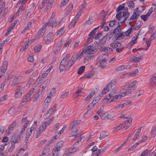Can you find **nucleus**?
<instances>
[{
	"mask_svg": "<svg viewBox=\"0 0 156 156\" xmlns=\"http://www.w3.org/2000/svg\"><path fill=\"white\" fill-rule=\"evenodd\" d=\"M114 117V115L113 114L111 113H109L107 115V119H109L112 120L113 118Z\"/></svg>",
	"mask_w": 156,
	"mask_h": 156,
	"instance_id": "obj_52",
	"label": "nucleus"
},
{
	"mask_svg": "<svg viewBox=\"0 0 156 156\" xmlns=\"http://www.w3.org/2000/svg\"><path fill=\"white\" fill-rule=\"evenodd\" d=\"M23 88L24 87L20 86L17 87V89L15 90L14 95V97L15 98H17L21 97Z\"/></svg>",
	"mask_w": 156,
	"mask_h": 156,
	"instance_id": "obj_10",
	"label": "nucleus"
},
{
	"mask_svg": "<svg viewBox=\"0 0 156 156\" xmlns=\"http://www.w3.org/2000/svg\"><path fill=\"white\" fill-rule=\"evenodd\" d=\"M94 56V55H92L86 56L84 58V63H87L89 60L93 58Z\"/></svg>",
	"mask_w": 156,
	"mask_h": 156,
	"instance_id": "obj_31",
	"label": "nucleus"
},
{
	"mask_svg": "<svg viewBox=\"0 0 156 156\" xmlns=\"http://www.w3.org/2000/svg\"><path fill=\"white\" fill-rule=\"evenodd\" d=\"M94 45H91V46L92 47V50L94 51V50H96L98 48V45H99L98 43L97 42L94 43Z\"/></svg>",
	"mask_w": 156,
	"mask_h": 156,
	"instance_id": "obj_47",
	"label": "nucleus"
},
{
	"mask_svg": "<svg viewBox=\"0 0 156 156\" xmlns=\"http://www.w3.org/2000/svg\"><path fill=\"white\" fill-rule=\"evenodd\" d=\"M85 68V67L84 66H81L78 70V74H81L84 71Z\"/></svg>",
	"mask_w": 156,
	"mask_h": 156,
	"instance_id": "obj_37",
	"label": "nucleus"
},
{
	"mask_svg": "<svg viewBox=\"0 0 156 156\" xmlns=\"http://www.w3.org/2000/svg\"><path fill=\"white\" fill-rule=\"evenodd\" d=\"M149 84L151 87H154L156 84V74L152 76L150 79Z\"/></svg>",
	"mask_w": 156,
	"mask_h": 156,
	"instance_id": "obj_15",
	"label": "nucleus"
},
{
	"mask_svg": "<svg viewBox=\"0 0 156 156\" xmlns=\"http://www.w3.org/2000/svg\"><path fill=\"white\" fill-rule=\"evenodd\" d=\"M44 3H47L46 7L47 9H48V7L50 8L51 6L54 2V0H43Z\"/></svg>",
	"mask_w": 156,
	"mask_h": 156,
	"instance_id": "obj_20",
	"label": "nucleus"
},
{
	"mask_svg": "<svg viewBox=\"0 0 156 156\" xmlns=\"http://www.w3.org/2000/svg\"><path fill=\"white\" fill-rule=\"evenodd\" d=\"M82 52L85 54H93L95 51L92 50L91 45L85 47L82 50Z\"/></svg>",
	"mask_w": 156,
	"mask_h": 156,
	"instance_id": "obj_11",
	"label": "nucleus"
},
{
	"mask_svg": "<svg viewBox=\"0 0 156 156\" xmlns=\"http://www.w3.org/2000/svg\"><path fill=\"white\" fill-rule=\"evenodd\" d=\"M99 50L100 51H104L106 52L108 50L107 48L105 47H101L99 48Z\"/></svg>",
	"mask_w": 156,
	"mask_h": 156,
	"instance_id": "obj_53",
	"label": "nucleus"
},
{
	"mask_svg": "<svg viewBox=\"0 0 156 156\" xmlns=\"http://www.w3.org/2000/svg\"><path fill=\"white\" fill-rule=\"evenodd\" d=\"M12 29H13L12 28V27H9L7 30V32L5 34V36H7L9 34V32H11Z\"/></svg>",
	"mask_w": 156,
	"mask_h": 156,
	"instance_id": "obj_59",
	"label": "nucleus"
},
{
	"mask_svg": "<svg viewBox=\"0 0 156 156\" xmlns=\"http://www.w3.org/2000/svg\"><path fill=\"white\" fill-rule=\"evenodd\" d=\"M107 39V37L106 36H104L103 38L100 40L98 43L99 45L100 46L104 45L106 42Z\"/></svg>",
	"mask_w": 156,
	"mask_h": 156,
	"instance_id": "obj_22",
	"label": "nucleus"
},
{
	"mask_svg": "<svg viewBox=\"0 0 156 156\" xmlns=\"http://www.w3.org/2000/svg\"><path fill=\"white\" fill-rule=\"evenodd\" d=\"M113 32L112 30H110L105 36H106L107 37H108L109 38H111L112 37L113 35L112 34Z\"/></svg>",
	"mask_w": 156,
	"mask_h": 156,
	"instance_id": "obj_55",
	"label": "nucleus"
},
{
	"mask_svg": "<svg viewBox=\"0 0 156 156\" xmlns=\"http://www.w3.org/2000/svg\"><path fill=\"white\" fill-rule=\"evenodd\" d=\"M20 139L19 136H18L17 137H14V139L11 142V146L12 147L14 148L15 146V144L18 143L20 141Z\"/></svg>",
	"mask_w": 156,
	"mask_h": 156,
	"instance_id": "obj_19",
	"label": "nucleus"
},
{
	"mask_svg": "<svg viewBox=\"0 0 156 156\" xmlns=\"http://www.w3.org/2000/svg\"><path fill=\"white\" fill-rule=\"evenodd\" d=\"M132 122V118H129L128 120H126L125 121L124 124L123 125V127L125 128V129H127L131 125Z\"/></svg>",
	"mask_w": 156,
	"mask_h": 156,
	"instance_id": "obj_16",
	"label": "nucleus"
},
{
	"mask_svg": "<svg viewBox=\"0 0 156 156\" xmlns=\"http://www.w3.org/2000/svg\"><path fill=\"white\" fill-rule=\"evenodd\" d=\"M117 83L115 80L111 81L110 82L108 85H107L106 88L108 91H112V92H114L115 91L114 89L116 87Z\"/></svg>",
	"mask_w": 156,
	"mask_h": 156,
	"instance_id": "obj_9",
	"label": "nucleus"
},
{
	"mask_svg": "<svg viewBox=\"0 0 156 156\" xmlns=\"http://www.w3.org/2000/svg\"><path fill=\"white\" fill-rule=\"evenodd\" d=\"M16 124V121H14V122H12L10 126L8 128V132L9 133H10L12 132L13 130V128L15 126Z\"/></svg>",
	"mask_w": 156,
	"mask_h": 156,
	"instance_id": "obj_25",
	"label": "nucleus"
},
{
	"mask_svg": "<svg viewBox=\"0 0 156 156\" xmlns=\"http://www.w3.org/2000/svg\"><path fill=\"white\" fill-rule=\"evenodd\" d=\"M53 38V33L52 32H49L47 35V38L49 39L50 41H52Z\"/></svg>",
	"mask_w": 156,
	"mask_h": 156,
	"instance_id": "obj_42",
	"label": "nucleus"
},
{
	"mask_svg": "<svg viewBox=\"0 0 156 156\" xmlns=\"http://www.w3.org/2000/svg\"><path fill=\"white\" fill-rule=\"evenodd\" d=\"M141 143V142L140 141H138L137 143H136L135 144L133 145V146L129 147L128 149V151H132L135 149L136 147L140 143Z\"/></svg>",
	"mask_w": 156,
	"mask_h": 156,
	"instance_id": "obj_33",
	"label": "nucleus"
},
{
	"mask_svg": "<svg viewBox=\"0 0 156 156\" xmlns=\"http://www.w3.org/2000/svg\"><path fill=\"white\" fill-rule=\"evenodd\" d=\"M80 123V121L77 120L71 122L69 126V129L70 130H71L73 129H74V131H73L72 133H73V132H76L78 131L79 129L77 126Z\"/></svg>",
	"mask_w": 156,
	"mask_h": 156,
	"instance_id": "obj_7",
	"label": "nucleus"
},
{
	"mask_svg": "<svg viewBox=\"0 0 156 156\" xmlns=\"http://www.w3.org/2000/svg\"><path fill=\"white\" fill-rule=\"evenodd\" d=\"M141 19L143 20L144 21H145L147 20V17L145 15H142L141 16Z\"/></svg>",
	"mask_w": 156,
	"mask_h": 156,
	"instance_id": "obj_64",
	"label": "nucleus"
},
{
	"mask_svg": "<svg viewBox=\"0 0 156 156\" xmlns=\"http://www.w3.org/2000/svg\"><path fill=\"white\" fill-rule=\"evenodd\" d=\"M69 92H66L61 95L60 98H64L69 95Z\"/></svg>",
	"mask_w": 156,
	"mask_h": 156,
	"instance_id": "obj_56",
	"label": "nucleus"
},
{
	"mask_svg": "<svg viewBox=\"0 0 156 156\" xmlns=\"http://www.w3.org/2000/svg\"><path fill=\"white\" fill-rule=\"evenodd\" d=\"M28 61L30 62H34V60L33 56H30L28 58Z\"/></svg>",
	"mask_w": 156,
	"mask_h": 156,
	"instance_id": "obj_62",
	"label": "nucleus"
},
{
	"mask_svg": "<svg viewBox=\"0 0 156 156\" xmlns=\"http://www.w3.org/2000/svg\"><path fill=\"white\" fill-rule=\"evenodd\" d=\"M116 51L117 52H120L123 49V48L122 47L121 44L118 42L117 45V47L116 48Z\"/></svg>",
	"mask_w": 156,
	"mask_h": 156,
	"instance_id": "obj_34",
	"label": "nucleus"
},
{
	"mask_svg": "<svg viewBox=\"0 0 156 156\" xmlns=\"http://www.w3.org/2000/svg\"><path fill=\"white\" fill-rule=\"evenodd\" d=\"M8 63L7 61H4L2 64L1 69H3L4 71H6L7 68Z\"/></svg>",
	"mask_w": 156,
	"mask_h": 156,
	"instance_id": "obj_32",
	"label": "nucleus"
},
{
	"mask_svg": "<svg viewBox=\"0 0 156 156\" xmlns=\"http://www.w3.org/2000/svg\"><path fill=\"white\" fill-rule=\"evenodd\" d=\"M124 69H125L124 66H123V65H122V66H120L118 67L116 69V70L117 71H120L123 70Z\"/></svg>",
	"mask_w": 156,
	"mask_h": 156,
	"instance_id": "obj_58",
	"label": "nucleus"
},
{
	"mask_svg": "<svg viewBox=\"0 0 156 156\" xmlns=\"http://www.w3.org/2000/svg\"><path fill=\"white\" fill-rule=\"evenodd\" d=\"M37 121H34V124L32 125L30 129L33 130H35L37 127Z\"/></svg>",
	"mask_w": 156,
	"mask_h": 156,
	"instance_id": "obj_46",
	"label": "nucleus"
},
{
	"mask_svg": "<svg viewBox=\"0 0 156 156\" xmlns=\"http://www.w3.org/2000/svg\"><path fill=\"white\" fill-rule=\"evenodd\" d=\"M94 75V74L93 72H89L86 74V76L87 78H90L93 77Z\"/></svg>",
	"mask_w": 156,
	"mask_h": 156,
	"instance_id": "obj_44",
	"label": "nucleus"
},
{
	"mask_svg": "<svg viewBox=\"0 0 156 156\" xmlns=\"http://www.w3.org/2000/svg\"><path fill=\"white\" fill-rule=\"evenodd\" d=\"M76 22L73 20L70 22L69 25V28L71 27L72 26L74 27Z\"/></svg>",
	"mask_w": 156,
	"mask_h": 156,
	"instance_id": "obj_57",
	"label": "nucleus"
},
{
	"mask_svg": "<svg viewBox=\"0 0 156 156\" xmlns=\"http://www.w3.org/2000/svg\"><path fill=\"white\" fill-rule=\"evenodd\" d=\"M65 30V27H63L60 30L57 31V35L58 36L60 37L61 36L64 32Z\"/></svg>",
	"mask_w": 156,
	"mask_h": 156,
	"instance_id": "obj_35",
	"label": "nucleus"
},
{
	"mask_svg": "<svg viewBox=\"0 0 156 156\" xmlns=\"http://www.w3.org/2000/svg\"><path fill=\"white\" fill-rule=\"evenodd\" d=\"M63 23L62 19L56 21L55 18H50L48 22L45 23V25L48 27H58L60 26Z\"/></svg>",
	"mask_w": 156,
	"mask_h": 156,
	"instance_id": "obj_3",
	"label": "nucleus"
},
{
	"mask_svg": "<svg viewBox=\"0 0 156 156\" xmlns=\"http://www.w3.org/2000/svg\"><path fill=\"white\" fill-rule=\"evenodd\" d=\"M101 98V96L100 95H99L97 97H95L94 98V100L92 101L93 103L96 104L99 101V100Z\"/></svg>",
	"mask_w": 156,
	"mask_h": 156,
	"instance_id": "obj_39",
	"label": "nucleus"
},
{
	"mask_svg": "<svg viewBox=\"0 0 156 156\" xmlns=\"http://www.w3.org/2000/svg\"><path fill=\"white\" fill-rule=\"evenodd\" d=\"M131 32V30L129 28L126 31L125 33H124L123 34H125L127 36H128L130 35Z\"/></svg>",
	"mask_w": 156,
	"mask_h": 156,
	"instance_id": "obj_63",
	"label": "nucleus"
},
{
	"mask_svg": "<svg viewBox=\"0 0 156 156\" xmlns=\"http://www.w3.org/2000/svg\"><path fill=\"white\" fill-rule=\"evenodd\" d=\"M70 56L69 54H68L61 61L59 67L60 72H62L65 69L69 70L74 64L73 58H71L70 60L69 61Z\"/></svg>",
	"mask_w": 156,
	"mask_h": 156,
	"instance_id": "obj_1",
	"label": "nucleus"
},
{
	"mask_svg": "<svg viewBox=\"0 0 156 156\" xmlns=\"http://www.w3.org/2000/svg\"><path fill=\"white\" fill-rule=\"evenodd\" d=\"M59 150L55 148H54L52 151V156H57L58 152Z\"/></svg>",
	"mask_w": 156,
	"mask_h": 156,
	"instance_id": "obj_45",
	"label": "nucleus"
},
{
	"mask_svg": "<svg viewBox=\"0 0 156 156\" xmlns=\"http://www.w3.org/2000/svg\"><path fill=\"white\" fill-rule=\"evenodd\" d=\"M97 113L99 115L101 119L105 120L107 119V115L103 112H101L100 111H97Z\"/></svg>",
	"mask_w": 156,
	"mask_h": 156,
	"instance_id": "obj_23",
	"label": "nucleus"
},
{
	"mask_svg": "<svg viewBox=\"0 0 156 156\" xmlns=\"http://www.w3.org/2000/svg\"><path fill=\"white\" fill-rule=\"evenodd\" d=\"M102 35V31H101L99 32L97 35L96 36L94 37V39L95 40L98 39Z\"/></svg>",
	"mask_w": 156,
	"mask_h": 156,
	"instance_id": "obj_61",
	"label": "nucleus"
},
{
	"mask_svg": "<svg viewBox=\"0 0 156 156\" xmlns=\"http://www.w3.org/2000/svg\"><path fill=\"white\" fill-rule=\"evenodd\" d=\"M41 45H38L35 46L34 48V51L35 52H40L41 48Z\"/></svg>",
	"mask_w": 156,
	"mask_h": 156,
	"instance_id": "obj_36",
	"label": "nucleus"
},
{
	"mask_svg": "<svg viewBox=\"0 0 156 156\" xmlns=\"http://www.w3.org/2000/svg\"><path fill=\"white\" fill-rule=\"evenodd\" d=\"M15 112V108L14 107H11L9 110V114L12 115Z\"/></svg>",
	"mask_w": 156,
	"mask_h": 156,
	"instance_id": "obj_54",
	"label": "nucleus"
},
{
	"mask_svg": "<svg viewBox=\"0 0 156 156\" xmlns=\"http://www.w3.org/2000/svg\"><path fill=\"white\" fill-rule=\"evenodd\" d=\"M123 11H122V14L123 15H125V16L127 17H129L130 15V13L128 12V9L127 7H124Z\"/></svg>",
	"mask_w": 156,
	"mask_h": 156,
	"instance_id": "obj_27",
	"label": "nucleus"
},
{
	"mask_svg": "<svg viewBox=\"0 0 156 156\" xmlns=\"http://www.w3.org/2000/svg\"><path fill=\"white\" fill-rule=\"evenodd\" d=\"M53 119L52 118L49 119L47 121L43 122L36 131V137L37 138L46 129V127L49 125Z\"/></svg>",
	"mask_w": 156,
	"mask_h": 156,
	"instance_id": "obj_2",
	"label": "nucleus"
},
{
	"mask_svg": "<svg viewBox=\"0 0 156 156\" xmlns=\"http://www.w3.org/2000/svg\"><path fill=\"white\" fill-rule=\"evenodd\" d=\"M61 126V125L59 123H57L54 126L52 131H56Z\"/></svg>",
	"mask_w": 156,
	"mask_h": 156,
	"instance_id": "obj_38",
	"label": "nucleus"
},
{
	"mask_svg": "<svg viewBox=\"0 0 156 156\" xmlns=\"http://www.w3.org/2000/svg\"><path fill=\"white\" fill-rule=\"evenodd\" d=\"M132 83H130L128 85L125 86L126 88H127L125 92H124L126 95H129L131 94L135 89L136 88V86L134 84H132Z\"/></svg>",
	"mask_w": 156,
	"mask_h": 156,
	"instance_id": "obj_6",
	"label": "nucleus"
},
{
	"mask_svg": "<svg viewBox=\"0 0 156 156\" xmlns=\"http://www.w3.org/2000/svg\"><path fill=\"white\" fill-rule=\"evenodd\" d=\"M113 94L114 92H110L109 95L106 96L104 99L108 100L111 99V101H115L117 99H121L122 97H123L125 95V94L123 92L121 93L118 95L114 96H113Z\"/></svg>",
	"mask_w": 156,
	"mask_h": 156,
	"instance_id": "obj_5",
	"label": "nucleus"
},
{
	"mask_svg": "<svg viewBox=\"0 0 156 156\" xmlns=\"http://www.w3.org/2000/svg\"><path fill=\"white\" fill-rule=\"evenodd\" d=\"M127 5L131 9L134 7V3L132 1H131L127 3Z\"/></svg>",
	"mask_w": 156,
	"mask_h": 156,
	"instance_id": "obj_43",
	"label": "nucleus"
},
{
	"mask_svg": "<svg viewBox=\"0 0 156 156\" xmlns=\"http://www.w3.org/2000/svg\"><path fill=\"white\" fill-rule=\"evenodd\" d=\"M123 125L122 124H120L117 126L114 127V129L113 130V131L115 132H117L120 130L122 128Z\"/></svg>",
	"mask_w": 156,
	"mask_h": 156,
	"instance_id": "obj_40",
	"label": "nucleus"
},
{
	"mask_svg": "<svg viewBox=\"0 0 156 156\" xmlns=\"http://www.w3.org/2000/svg\"><path fill=\"white\" fill-rule=\"evenodd\" d=\"M141 14V12H138L137 13H136V12H133V14L131 16L130 18V20L133 22L136 21L137 18Z\"/></svg>",
	"mask_w": 156,
	"mask_h": 156,
	"instance_id": "obj_14",
	"label": "nucleus"
},
{
	"mask_svg": "<svg viewBox=\"0 0 156 156\" xmlns=\"http://www.w3.org/2000/svg\"><path fill=\"white\" fill-rule=\"evenodd\" d=\"M118 42L114 41L110 44V46L113 48H116L117 47Z\"/></svg>",
	"mask_w": 156,
	"mask_h": 156,
	"instance_id": "obj_49",
	"label": "nucleus"
},
{
	"mask_svg": "<svg viewBox=\"0 0 156 156\" xmlns=\"http://www.w3.org/2000/svg\"><path fill=\"white\" fill-rule=\"evenodd\" d=\"M119 16V17L117 18V15H116V19L117 20H118L119 22H118V23L119 24V23H122L124 22L126 19L129 17H127L126 16H125V15H123L122 14V13L120 14H119L118 16Z\"/></svg>",
	"mask_w": 156,
	"mask_h": 156,
	"instance_id": "obj_12",
	"label": "nucleus"
},
{
	"mask_svg": "<svg viewBox=\"0 0 156 156\" xmlns=\"http://www.w3.org/2000/svg\"><path fill=\"white\" fill-rule=\"evenodd\" d=\"M97 92L95 90H93L87 97L85 98V100L87 101L90 99Z\"/></svg>",
	"mask_w": 156,
	"mask_h": 156,
	"instance_id": "obj_24",
	"label": "nucleus"
},
{
	"mask_svg": "<svg viewBox=\"0 0 156 156\" xmlns=\"http://www.w3.org/2000/svg\"><path fill=\"white\" fill-rule=\"evenodd\" d=\"M123 33V32H120L119 33V34H118L117 37H113L112 38L113 40L116 41L123 38L125 36V35H124V34Z\"/></svg>",
	"mask_w": 156,
	"mask_h": 156,
	"instance_id": "obj_21",
	"label": "nucleus"
},
{
	"mask_svg": "<svg viewBox=\"0 0 156 156\" xmlns=\"http://www.w3.org/2000/svg\"><path fill=\"white\" fill-rule=\"evenodd\" d=\"M63 140L60 141L56 144L55 148L58 150H60L61 147H62L63 145Z\"/></svg>",
	"mask_w": 156,
	"mask_h": 156,
	"instance_id": "obj_30",
	"label": "nucleus"
},
{
	"mask_svg": "<svg viewBox=\"0 0 156 156\" xmlns=\"http://www.w3.org/2000/svg\"><path fill=\"white\" fill-rule=\"evenodd\" d=\"M138 73V71L137 70H136L133 72H132L130 73V75L131 76H135L137 75V73Z\"/></svg>",
	"mask_w": 156,
	"mask_h": 156,
	"instance_id": "obj_51",
	"label": "nucleus"
},
{
	"mask_svg": "<svg viewBox=\"0 0 156 156\" xmlns=\"http://www.w3.org/2000/svg\"><path fill=\"white\" fill-rule=\"evenodd\" d=\"M117 22L116 21V20H114L111 21L109 24V25L110 27H112L115 24L117 23Z\"/></svg>",
	"mask_w": 156,
	"mask_h": 156,
	"instance_id": "obj_48",
	"label": "nucleus"
},
{
	"mask_svg": "<svg viewBox=\"0 0 156 156\" xmlns=\"http://www.w3.org/2000/svg\"><path fill=\"white\" fill-rule=\"evenodd\" d=\"M58 137V136L57 135H55L49 141V144H51L53 143L54 141L55 140H56Z\"/></svg>",
	"mask_w": 156,
	"mask_h": 156,
	"instance_id": "obj_50",
	"label": "nucleus"
},
{
	"mask_svg": "<svg viewBox=\"0 0 156 156\" xmlns=\"http://www.w3.org/2000/svg\"><path fill=\"white\" fill-rule=\"evenodd\" d=\"M109 133L108 132H105V131L102 132L100 134V136L99 138L101 140H102L108 136Z\"/></svg>",
	"mask_w": 156,
	"mask_h": 156,
	"instance_id": "obj_29",
	"label": "nucleus"
},
{
	"mask_svg": "<svg viewBox=\"0 0 156 156\" xmlns=\"http://www.w3.org/2000/svg\"><path fill=\"white\" fill-rule=\"evenodd\" d=\"M107 58L108 56L106 55L103 54L99 56L97 60V65L102 69H104L106 66Z\"/></svg>",
	"mask_w": 156,
	"mask_h": 156,
	"instance_id": "obj_4",
	"label": "nucleus"
},
{
	"mask_svg": "<svg viewBox=\"0 0 156 156\" xmlns=\"http://www.w3.org/2000/svg\"><path fill=\"white\" fill-rule=\"evenodd\" d=\"M141 56H139L138 57H133L131 58V60L135 62H137L140 60H141Z\"/></svg>",
	"mask_w": 156,
	"mask_h": 156,
	"instance_id": "obj_28",
	"label": "nucleus"
},
{
	"mask_svg": "<svg viewBox=\"0 0 156 156\" xmlns=\"http://www.w3.org/2000/svg\"><path fill=\"white\" fill-rule=\"evenodd\" d=\"M83 53L82 52V51L81 52L79 53L78 54L76 55H73L71 57V58H73L74 59L73 60V64H74L76 61L78 59H80L83 56Z\"/></svg>",
	"mask_w": 156,
	"mask_h": 156,
	"instance_id": "obj_13",
	"label": "nucleus"
},
{
	"mask_svg": "<svg viewBox=\"0 0 156 156\" xmlns=\"http://www.w3.org/2000/svg\"><path fill=\"white\" fill-rule=\"evenodd\" d=\"M123 11H122V14L123 15H125V16L127 17H129L130 15V13L128 12V9L127 7H124Z\"/></svg>",
	"mask_w": 156,
	"mask_h": 156,
	"instance_id": "obj_26",
	"label": "nucleus"
},
{
	"mask_svg": "<svg viewBox=\"0 0 156 156\" xmlns=\"http://www.w3.org/2000/svg\"><path fill=\"white\" fill-rule=\"evenodd\" d=\"M125 5V4H122L119 5L117 8L116 9V11L117 12V18L119 17V16H118L119 14L122 13V10L123 9Z\"/></svg>",
	"mask_w": 156,
	"mask_h": 156,
	"instance_id": "obj_18",
	"label": "nucleus"
},
{
	"mask_svg": "<svg viewBox=\"0 0 156 156\" xmlns=\"http://www.w3.org/2000/svg\"><path fill=\"white\" fill-rule=\"evenodd\" d=\"M44 3L43 2V1L42 2L40 3L38 5V8L40 9H42L44 6L45 4L44 3Z\"/></svg>",
	"mask_w": 156,
	"mask_h": 156,
	"instance_id": "obj_60",
	"label": "nucleus"
},
{
	"mask_svg": "<svg viewBox=\"0 0 156 156\" xmlns=\"http://www.w3.org/2000/svg\"><path fill=\"white\" fill-rule=\"evenodd\" d=\"M120 25L119 24H118V27H116L112 31V34L114 37H117L119 34V33L121 32V29L120 28Z\"/></svg>",
	"mask_w": 156,
	"mask_h": 156,
	"instance_id": "obj_17",
	"label": "nucleus"
},
{
	"mask_svg": "<svg viewBox=\"0 0 156 156\" xmlns=\"http://www.w3.org/2000/svg\"><path fill=\"white\" fill-rule=\"evenodd\" d=\"M19 83V81L18 80L17 78H14L13 80V82L11 84V86H14L18 84Z\"/></svg>",
	"mask_w": 156,
	"mask_h": 156,
	"instance_id": "obj_41",
	"label": "nucleus"
},
{
	"mask_svg": "<svg viewBox=\"0 0 156 156\" xmlns=\"http://www.w3.org/2000/svg\"><path fill=\"white\" fill-rule=\"evenodd\" d=\"M46 26H45L44 24L36 34L35 37L37 39L41 37L44 35L46 30Z\"/></svg>",
	"mask_w": 156,
	"mask_h": 156,
	"instance_id": "obj_8",
	"label": "nucleus"
}]
</instances>
